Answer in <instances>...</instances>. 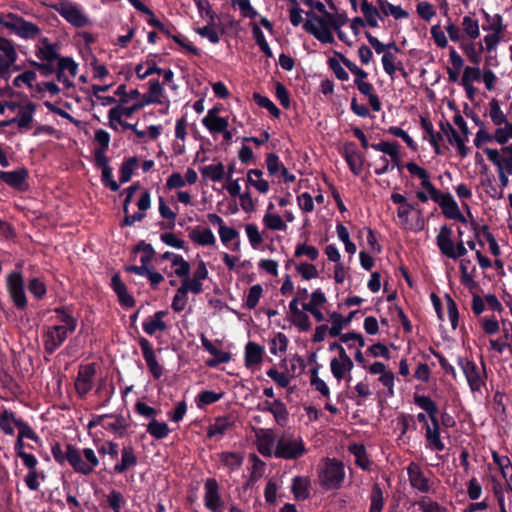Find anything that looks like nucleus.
Listing matches in <instances>:
<instances>
[{"label": "nucleus", "mask_w": 512, "mask_h": 512, "mask_svg": "<svg viewBox=\"0 0 512 512\" xmlns=\"http://www.w3.org/2000/svg\"><path fill=\"white\" fill-rule=\"evenodd\" d=\"M37 104L27 96L19 100H0V126H16L22 132L34 127V115Z\"/></svg>", "instance_id": "1"}, {"label": "nucleus", "mask_w": 512, "mask_h": 512, "mask_svg": "<svg viewBox=\"0 0 512 512\" xmlns=\"http://www.w3.org/2000/svg\"><path fill=\"white\" fill-rule=\"evenodd\" d=\"M57 322L46 326L43 331V344L47 353H54L67 339L68 335L73 333L77 326V321L70 314L61 310L55 311Z\"/></svg>", "instance_id": "2"}, {"label": "nucleus", "mask_w": 512, "mask_h": 512, "mask_svg": "<svg viewBox=\"0 0 512 512\" xmlns=\"http://www.w3.org/2000/svg\"><path fill=\"white\" fill-rule=\"evenodd\" d=\"M209 272L204 261H199L191 279L182 280L177 289L171 307L175 312H181L188 304V293L200 294L203 291V281L208 278Z\"/></svg>", "instance_id": "3"}, {"label": "nucleus", "mask_w": 512, "mask_h": 512, "mask_svg": "<svg viewBox=\"0 0 512 512\" xmlns=\"http://www.w3.org/2000/svg\"><path fill=\"white\" fill-rule=\"evenodd\" d=\"M414 403L427 412L431 425H427L425 429V439L427 442V448L442 452L445 449V444L440 436V425L437 418L438 408L433 400L424 395H414Z\"/></svg>", "instance_id": "4"}, {"label": "nucleus", "mask_w": 512, "mask_h": 512, "mask_svg": "<svg viewBox=\"0 0 512 512\" xmlns=\"http://www.w3.org/2000/svg\"><path fill=\"white\" fill-rule=\"evenodd\" d=\"M486 116L495 127L493 132L494 142L501 147L508 146V143L512 140V121L509 120L508 114L502 109L499 100L492 98L488 102Z\"/></svg>", "instance_id": "5"}, {"label": "nucleus", "mask_w": 512, "mask_h": 512, "mask_svg": "<svg viewBox=\"0 0 512 512\" xmlns=\"http://www.w3.org/2000/svg\"><path fill=\"white\" fill-rule=\"evenodd\" d=\"M345 466L342 462L325 458L317 468L319 485L326 490H337L341 488L345 480Z\"/></svg>", "instance_id": "6"}, {"label": "nucleus", "mask_w": 512, "mask_h": 512, "mask_svg": "<svg viewBox=\"0 0 512 512\" xmlns=\"http://www.w3.org/2000/svg\"><path fill=\"white\" fill-rule=\"evenodd\" d=\"M303 438L294 432L285 431L276 441V458L297 460L307 453Z\"/></svg>", "instance_id": "7"}, {"label": "nucleus", "mask_w": 512, "mask_h": 512, "mask_svg": "<svg viewBox=\"0 0 512 512\" xmlns=\"http://www.w3.org/2000/svg\"><path fill=\"white\" fill-rule=\"evenodd\" d=\"M71 468L80 475H90L100 464V459L92 448H78L70 453Z\"/></svg>", "instance_id": "8"}, {"label": "nucleus", "mask_w": 512, "mask_h": 512, "mask_svg": "<svg viewBox=\"0 0 512 512\" xmlns=\"http://www.w3.org/2000/svg\"><path fill=\"white\" fill-rule=\"evenodd\" d=\"M458 364L471 392L474 394H482V388L485 386L487 378L485 366H478L473 361L462 357L458 359Z\"/></svg>", "instance_id": "9"}, {"label": "nucleus", "mask_w": 512, "mask_h": 512, "mask_svg": "<svg viewBox=\"0 0 512 512\" xmlns=\"http://www.w3.org/2000/svg\"><path fill=\"white\" fill-rule=\"evenodd\" d=\"M53 9L76 28H83L91 23L82 8L74 2L59 0L55 5H53Z\"/></svg>", "instance_id": "10"}, {"label": "nucleus", "mask_w": 512, "mask_h": 512, "mask_svg": "<svg viewBox=\"0 0 512 512\" xmlns=\"http://www.w3.org/2000/svg\"><path fill=\"white\" fill-rule=\"evenodd\" d=\"M5 27L23 39H32L40 34V29L37 25L26 21L14 13L7 14V22H5Z\"/></svg>", "instance_id": "11"}, {"label": "nucleus", "mask_w": 512, "mask_h": 512, "mask_svg": "<svg viewBox=\"0 0 512 512\" xmlns=\"http://www.w3.org/2000/svg\"><path fill=\"white\" fill-rule=\"evenodd\" d=\"M407 474L410 485L421 493H430L434 489V480L431 473L424 472L421 467L411 462L407 467Z\"/></svg>", "instance_id": "12"}, {"label": "nucleus", "mask_w": 512, "mask_h": 512, "mask_svg": "<svg viewBox=\"0 0 512 512\" xmlns=\"http://www.w3.org/2000/svg\"><path fill=\"white\" fill-rule=\"evenodd\" d=\"M483 152L496 169L512 173V145L500 149L486 147Z\"/></svg>", "instance_id": "13"}, {"label": "nucleus", "mask_w": 512, "mask_h": 512, "mask_svg": "<svg viewBox=\"0 0 512 512\" xmlns=\"http://www.w3.org/2000/svg\"><path fill=\"white\" fill-rule=\"evenodd\" d=\"M303 28L306 32L313 35L317 40L322 43L332 44L334 42V36L331 32V27L326 18L321 16H315L312 19L307 20Z\"/></svg>", "instance_id": "14"}, {"label": "nucleus", "mask_w": 512, "mask_h": 512, "mask_svg": "<svg viewBox=\"0 0 512 512\" xmlns=\"http://www.w3.org/2000/svg\"><path fill=\"white\" fill-rule=\"evenodd\" d=\"M6 283L8 293L14 304L20 309L25 308L27 300L22 275L19 272H12L7 276Z\"/></svg>", "instance_id": "15"}, {"label": "nucleus", "mask_w": 512, "mask_h": 512, "mask_svg": "<svg viewBox=\"0 0 512 512\" xmlns=\"http://www.w3.org/2000/svg\"><path fill=\"white\" fill-rule=\"evenodd\" d=\"M96 373L94 364L82 365L79 368L74 382L76 393L79 397H85L94 385V376Z\"/></svg>", "instance_id": "16"}, {"label": "nucleus", "mask_w": 512, "mask_h": 512, "mask_svg": "<svg viewBox=\"0 0 512 512\" xmlns=\"http://www.w3.org/2000/svg\"><path fill=\"white\" fill-rule=\"evenodd\" d=\"M256 446L258 452L264 457H275L276 441L272 430L270 429H257L255 431Z\"/></svg>", "instance_id": "17"}, {"label": "nucleus", "mask_w": 512, "mask_h": 512, "mask_svg": "<svg viewBox=\"0 0 512 512\" xmlns=\"http://www.w3.org/2000/svg\"><path fill=\"white\" fill-rule=\"evenodd\" d=\"M204 503L212 512H223V502L219 495V486L215 479L209 478L205 482Z\"/></svg>", "instance_id": "18"}, {"label": "nucleus", "mask_w": 512, "mask_h": 512, "mask_svg": "<svg viewBox=\"0 0 512 512\" xmlns=\"http://www.w3.org/2000/svg\"><path fill=\"white\" fill-rule=\"evenodd\" d=\"M353 367L354 364L349 355L334 357L330 361L331 373L338 382L342 379H346L348 382L351 381V371Z\"/></svg>", "instance_id": "19"}, {"label": "nucleus", "mask_w": 512, "mask_h": 512, "mask_svg": "<svg viewBox=\"0 0 512 512\" xmlns=\"http://www.w3.org/2000/svg\"><path fill=\"white\" fill-rule=\"evenodd\" d=\"M440 128L443 135L446 136L448 142L456 148L458 154L462 158L466 157L469 152L465 144L467 139L461 137L455 128L447 121L440 122Z\"/></svg>", "instance_id": "20"}, {"label": "nucleus", "mask_w": 512, "mask_h": 512, "mask_svg": "<svg viewBox=\"0 0 512 512\" xmlns=\"http://www.w3.org/2000/svg\"><path fill=\"white\" fill-rule=\"evenodd\" d=\"M436 203L439 204L446 218L466 223V218L461 213L457 202L450 193H443L439 199H436Z\"/></svg>", "instance_id": "21"}, {"label": "nucleus", "mask_w": 512, "mask_h": 512, "mask_svg": "<svg viewBox=\"0 0 512 512\" xmlns=\"http://www.w3.org/2000/svg\"><path fill=\"white\" fill-rule=\"evenodd\" d=\"M220 108L213 107L208 110L207 114L202 119L203 126L211 133V134H219L222 131H225L229 126V122L227 118L219 116Z\"/></svg>", "instance_id": "22"}, {"label": "nucleus", "mask_w": 512, "mask_h": 512, "mask_svg": "<svg viewBox=\"0 0 512 512\" xmlns=\"http://www.w3.org/2000/svg\"><path fill=\"white\" fill-rule=\"evenodd\" d=\"M139 345L145 359V362L155 379H159L163 374L161 365L157 362L155 352L152 344L146 339L141 337L139 339Z\"/></svg>", "instance_id": "23"}, {"label": "nucleus", "mask_w": 512, "mask_h": 512, "mask_svg": "<svg viewBox=\"0 0 512 512\" xmlns=\"http://www.w3.org/2000/svg\"><path fill=\"white\" fill-rule=\"evenodd\" d=\"M264 355L265 349L263 346L255 342H248L244 351L245 366L251 371L257 370L263 361Z\"/></svg>", "instance_id": "24"}, {"label": "nucleus", "mask_w": 512, "mask_h": 512, "mask_svg": "<svg viewBox=\"0 0 512 512\" xmlns=\"http://www.w3.org/2000/svg\"><path fill=\"white\" fill-rule=\"evenodd\" d=\"M236 422V418L233 415H225L215 419L207 431L209 438L221 439L228 431H230Z\"/></svg>", "instance_id": "25"}, {"label": "nucleus", "mask_w": 512, "mask_h": 512, "mask_svg": "<svg viewBox=\"0 0 512 512\" xmlns=\"http://www.w3.org/2000/svg\"><path fill=\"white\" fill-rule=\"evenodd\" d=\"M145 107L141 102L135 103L131 106H125L124 104H119L109 110L108 118L111 126L114 123H118L122 126H125L127 123L122 122L123 117H131L137 110Z\"/></svg>", "instance_id": "26"}, {"label": "nucleus", "mask_w": 512, "mask_h": 512, "mask_svg": "<svg viewBox=\"0 0 512 512\" xmlns=\"http://www.w3.org/2000/svg\"><path fill=\"white\" fill-rule=\"evenodd\" d=\"M453 231L447 226L443 225L440 227L439 232L436 236V244L440 250V252L449 258V256H454V242L452 240Z\"/></svg>", "instance_id": "27"}, {"label": "nucleus", "mask_w": 512, "mask_h": 512, "mask_svg": "<svg viewBox=\"0 0 512 512\" xmlns=\"http://www.w3.org/2000/svg\"><path fill=\"white\" fill-rule=\"evenodd\" d=\"M148 88V93L143 96L142 100L144 106L168 102L167 97L164 95V87L158 80H150Z\"/></svg>", "instance_id": "28"}, {"label": "nucleus", "mask_w": 512, "mask_h": 512, "mask_svg": "<svg viewBox=\"0 0 512 512\" xmlns=\"http://www.w3.org/2000/svg\"><path fill=\"white\" fill-rule=\"evenodd\" d=\"M190 240L199 246L212 247L216 245V237L210 228L194 227L189 232Z\"/></svg>", "instance_id": "29"}, {"label": "nucleus", "mask_w": 512, "mask_h": 512, "mask_svg": "<svg viewBox=\"0 0 512 512\" xmlns=\"http://www.w3.org/2000/svg\"><path fill=\"white\" fill-rule=\"evenodd\" d=\"M100 421H104L103 427L105 430H107L115 435H119V436L124 435L126 428H127V423L123 417H121V416L114 417V416H108V415L99 416L97 422H91L89 424V426L91 427L95 423H100Z\"/></svg>", "instance_id": "30"}, {"label": "nucleus", "mask_w": 512, "mask_h": 512, "mask_svg": "<svg viewBox=\"0 0 512 512\" xmlns=\"http://www.w3.org/2000/svg\"><path fill=\"white\" fill-rule=\"evenodd\" d=\"M206 14L209 16V23L203 27L196 28L195 31L201 37L208 39L211 43L217 44L220 41L221 33L215 23L216 14L209 9L206 10Z\"/></svg>", "instance_id": "31"}, {"label": "nucleus", "mask_w": 512, "mask_h": 512, "mask_svg": "<svg viewBox=\"0 0 512 512\" xmlns=\"http://www.w3.org/2000/svg\"><path fill=\"white\" fill-rule=\"evenodd\" d=\"M166 315V311H157L152 316L147 317L142 324L144 332L152 336L158 331H165L167 324L164 322L163 318Z\"/></svg>", "instance_id": "32"}, {"label": "nucleus", "mask_w": 512, "mask_h": 512, "mask_svg": "<svg viewBox=\"0 0 512 512\" xmlns=\"http://www.w3.org/2000/svg\"><path fill=\"white\" fill-rule=\"evenodd\" d=\"M137 464V457L132 447H123L121 450V460L114 466L116 473L122 474L133 468Z\"/></svg>", "instance_id": "33"}, {"label": "nucleus", "mask_w": 512, "mask_h": 512, "mask_svg": "<svg viewBox=\"0 0 512 512\" xmlns=\"http://www.w3.org/2000/svg\"><path fill=\"white\" fill-rule=\"evenodd\" d=\"M247 182L261 194H267L269 192V182L263 178V172L260 169L248 170Z\"/></svg>", "instance_id": "34"}, {"label": "nucleus", "mask_w": 512, "mask_h": 512, "mask_svg": "<svg viewBox=\"0 0 512 512\" xmlns=\"http://www.w3.org/2000/svg\"><path fill=\"white\" fill-rule=\"evenodd\" d=\"M459 268L461 272V283L467 288H474L476 286V267L472 265L471 260L462 259Z\"/></svg>", "instance_id": "35"}, {"label": "nucleus", "mask_w": 512, "mask_h": 512, "mask_svg": "<svg viewBox=\"0 0 512 512\" xmlns=\"http://www.w3.org/2000/svg\"><path fill=\"white\" fill-rule=\"evenodd\" d=\"M27 178L25 169L15 171H0V179L14 188H22Z\"/></svg>", "instance_id": "36"}, {"label": "nucleus", "mask_w": 512, "mask_h": 512, "mask_svg": "<svg viewBox=\"0 0 512 512\" xmlns=\"http://www.w3.org/2000/svg\"><path fill=\"white\" fill-rule=\"evenodd\" d=\"M371 147L379 152L389 156L394 163L398 165L400 162L399 145L396 142L381 141L379 143L372 144Z\"/></svg>", "instance_id": "37"}, {"label": "nucleus", "mask_w": 512, "mask_h": 512, "mask_svg": "<svg viewBox=\"0 0 512 512\" xmlns=\"http://www.w3.org/2000/svg\"><path fill=\"white\" fill-rule=\"evenodd\" d=\"M381 62L383 69L391 78L394 77L396 71L403 70L402 62L397 58L396 53L389 51L382 55Z\"/></svg>", "instance_id": "38"}, {"label": "nucleus", "mask_w": 512, "mask_h": 512, "mask_svg": "<svg viewBox=\"0 0 512 512\" xmlns=\"http://www.w3.org/2000/svg\"><path fill=\"white\" fill-rule=\"evenodd\" d=\"M485 23L482 28L486 32L492 33H504L506 26L503 23V17L500 14H489L487 12H483Z\"/></svg>", "instance_id": "39"}, {"label": "nucleus", "mask_w": 512, "mask_h": 512, "mask_svg": "<svg viewBox=\"0 0 512 512\" xmlns=\"http://www.w3.org/2000/svg\"><path fill=\"white\" fill-rule=\"evenodd\" d=\"M379 10L385 16H393L396 20L408 18L409 13L399 5H393L388 0H377Z\"/></svg>", "instance_id": "40"}, {"label": "nucleus", "mask_w": 512, "mask_h": 512, "mask_svg": "<svg viewBox=\"0 0 512 512\" xmlns=\"http://www.w3.org/2000/svg\"><path fill=\"white\" fill-rule=\"evenodd\" d=\"M37 74L33 70H26L22 72L21 74L17 75L13 79V87L18 89L27 88L30 91L33 90L34 86L37 84Z\"/></svg>", "instance_id": "41"}, {"label": "nucleus", "mask_w": 512, "mask_h": 512, "mask_svg": "<svg viewBox=\"0 0 512 512\" xmlns=\"http://www.w3.org/2000/svg\"><path fill=\"white\" fill-rule=\"evenodd\" d=\"M288 343L287 336L282 332H277L269 340V351L272 355L280 356L286 352Z\"/></svg>", "instance_id": "42"}, {"label": "nucleus", "mask_w": 512, "mask_h": 512, "mask_svg": "<svg viewBox=\"0 0 512 512\" xmlns=\"http://www.w3.org/2000/svg\"><path fill=\"white\" fill-rule=\"evenodd\" d=\"M310 480L307 477L297 476L292 482V492L297 500H305L309 496Z\"/></svg>", "instance_id": "43"}, {"label": "nucleus", "mask_w": 512, "mask_h": 512, "mask_svg": "<svg viewBox=\"0 0 512 512\" xmlns=\"http://www.w3.org/2000/svg\"><path fill=\"white\" fill-rule=\"evenodd\" d=\"M262 223L266 229L271 231H285L287 229L284 218L277 213H264Z\"/></svg>", "instance_id": "44"}, {"label": "nucleus", "mask_w": 512, "mask_h": 512, "mask_svg": "<svg viewBox=\"0 0 512 512\" xmlns=\"http://www.w3.org/2000/svg\"><path fill=\"white\" fill-rule=\"evenodd\" d=\"M112 287L122 305L126 307H131L134 305L132 296L127 292L125 284L119 279L118 276H114L112 278Z\"/></svg>", "instance_id": "45"}, {"label": "nucleus", "mask_w": 512, "mask_h": 512, "mask_svg": "<svg viewBox=\"0 0 512 512\" xmlns=\"http://www.w3.org/2000/svg\"><path fill=\"white\" fill-rule=\"evenodd\" d=\"M357 89L366 97H368L369 104L373 111L378 112L381 109V102L378 96L374 93V87L371 83L363 81L356 84Z\"/></svg>", "instance_id": "46"}, {"label": "nucleus", "mask_w": 512, "mask_h": 512, "mask_svg": "<svg viewBox=\"0 0 512 512\" xmlns=\"http://www.w3.org/2000/svg\"><path fill=\"white\" fill-rule=\"evenodd\" d=\"M201 174L213 182H220L225 177V167L222 163L206 165L201 168Z\"/></svg>", "instance_id": "47"}, {"label": "nucleus", "mask_w": 512, "mask_h": 512, "mask_svg": "<svg viewBox=\"0 0 512 512\" xmlns=\"http://www.w3.org/2000/svg\"><path fill=\"white\" fill-rule=\"evenodd\" d=\"M335 55H337L341 59L343 65L345 67H347V69L355 76V78H354L355 85L359 84L363 81H366L365 79L368 76V73L366 71H364L362 68H360L354 62L350 61L343 54L335 52Z\"/></svg>", "instance_id": "48"}, {"label": "nucleus", "mask_w": 512, "mask_h": 512, "mask_svg": "<svg viewBox=\"0 0 512 512\" xmlns=\"http://www.w3.org/2000/svg\"><path fill=\"white\" fill-rule=\"evenodd\" d=\"M494 462L499 467L502 476L505 478L507 484L512 487V463L506 456H500L496 452L492 454Z\"/></svg>", "instance_id": "49"}, {"label": "nucleus", "mask_w": 512, "mask_h": 512, "mask_svg": "<svg viewBox=\"0 0 512 512\" xmlns=\"http://www.w3.org/2000/svg\"><path fill=\"white\" fill-rule=\"evenodd\" d=\"M72 450H75V446L72 444H66L64 448H62L59 444L52 446L51 452L54 460L63 465L64 463H68L71 466L70 453Z\"/></svg>", "instance_id": "50"}, {"label": "nucleus", "mask_w": 512, "mask_h": 512, "mask_svg": "<svg viewBox=\"0 0 512 512\" xmlns=\"http://www.w3.org/2000/svg\"><path fill=\"white\" fill-rule=\"evenodd\" d=\"M361 11L370 27H378V19L380 18V13L379 10L372 5V3L368 2V0L362 1Z\"/></svg>", "instance_id": "51"}, {"label": "nucleus", "mask_w": 512, "mask_h": 512, "mask_svg": "<svg viewBox=\"0 0 512 512\" xmlns=\"http://www.w3.org/2000/svg\"><path fill=\"white\" fill-rule=\"evenodd\" d=\"M460 48L465 53V55L467 56L468 60L471 63L475 65H478L480 63L482 46H480V48H477L475 43H473L472 41L462 40L460 43Z\"/></svg>", "instance_id": "52"}, {"label": "nucleus", "mask_w": 512, "mask_h": 512, "mask_svg": "<svg viewBox=\"0 0 512 512\" xmlns=\"http://www.w3.org/2000/svg\"><path fill=\"white\" fill-rule=\"evenodd\" d=\"M136 75L139 79H145L154 73L161 74L162 69L159 68L154 60H147L143 63H139L135 68Z\"/></svg>", "instance_id": "53"}, {"label": "nucleus", "mask_w": 512, "mask_h": 512, "mask_svg": "<svg viewBox=\"0 0 512 512\" xmlns=\"http://www.w3.org/2000/svg\"><path fill=\"white\" fill-rule=\"evenodd\" d=\"M384 506L383 491L378 483L373 485L370 494V508L369 512H382Z\"/></svg>", "instance_id": "54"}, {"label": "nucleus", "mask_w": 512, "mask_h": 512, "mask_svg": "<svg viewBox=\"0 0 512 512\" xmlns=\"http://www.w3.org/2000/svg\"><path fill=\"white\" fill-rule=\"evenodd\" d=\"M17 420L13 414V412L4 410L0 412V429L8 435H12L14 433V426L17 427Z\"/></svg>", "instance_id": "55"}, {"label": "nucleus", "mask_w": 512, "mask_h": 512, "mask_svg": "<svg viewBox=\"0 0 512 512\" xmlns=\"http://www.w3.org/2000/svg\"><path fill=\"white\" fill-rule=\"evenodd\" d=\"M270 413L273 415L278 425L285 426L287 424L288 411L281 400L276 399L273 401V407L270 409Z\"/></svg>", "instance_id": "56"}, {"label": "nucleus", "mask_w": 512, "mask_h": 512, "mask_svg": "<svg viewBox=\"0 0 512 512\" xmlns=\"http://www.w3.org/2000/svg\"><path fill=\"white\" fill-rule=\"evenodd\" d=\"M345 159L355 175H359L363 169V160L361 155L355 149L346 150Z\"/></svg>", "instance_id": "57"}, {"label": "nucleus", "mask_w": 512, "mask_h": 512, "mask_svg": "<svg viewBox=\"0 0 512 512\" xmlns=\"http://www.w3.org/2000/svg\"><path fill=\"white\" fill-rule=\"evenodd\" d=\"M326 301L327 299L325 294L320 289H317L311 293L309 301L302 304V308L306 312L314 309H321Z\"/></svg>", "instance_id": "58"}, {"label": "nucleus", "mask_w": 512, "mask_h": 512, "mask_svg": "<svg viewBox=\"0 0 512 512\" xmlns=\"http://www.w3.org/2000/svg\"><path fill=\"white\" fill-rule=\"evenodd\" d=\"M263 295V288L260 284H255L250 287L245 299H244V307L247 309H254L260 298Z\"/></svg>", "instance_id": "59"}, {"label": "nucleus", "mask_w": 512, "mask_h": 512, "mask_svg": "<svg viewBox=\"0 0 512 512\" xmlns=\"http://www.w3.org/2000/svg\"><path fill=\"white\" fill-rule=\"evenodd\" d=\"M147 432L155 439H163L169 434L170 429L165 422L153 419L147 426Z\"/></svg>", "instance_id": "60"}, {"label": "nucleus", "mask_w": 512, "mask_h": 512, "mask_svg": "<svg viewBox=\"0 0 512 512\" xmlns=\"http://www.w3.org/2000/svg\"><path fill=\"white\" fill-rule=\"evenodd\" d=\"M289 321L301 331H308L311 328L309 316L303 309L293 314H290Z\"/></svg>", "instance_id": "61"}, {"label": "nucleus", "mask_w": 512, "mask_h": 512, "mask_svg": "<svg viewBox=\"0 0 512 512\" xmlns=\"http://www.w3.org/2000/svg\"><path fill=\"white\" fill-rule=\"evenodd\" d=\"M479 325L482 331L487 335H495L500 331L499 321L494 315L481 317L479 319Z\"/></svg>", "instance_id": "62"}, {"label": "nucleus", "mask_w": 512, "mask_h": 512, "mask_svg": "<svg viewBox=\"0 0 512 512\" xmlns=\"http://www.w3.org/2000/svg\"><path fill=\"white\" fill-rule=\"evenodd\" d=\"M294 256L296 258L305 256L309 260L315 261L319 257V250L315 246L306 243H298L294 251Z\"/></svg>", "instance_id": "63"}, {"label": "nucleus", "mask_w": 512, "mask_h": 512, "mask_svg": "<svg viewBox=\"0 0 512 512\" xmlns=\"http://www.w3.org/2000/svg\"><path fill=\"white\" fill-rule=\"evenodd\" d=\"M462 28L464 33L471 39L475 40L480 35L479 23L470 16H464L462 19Z\"/></svg>", "instance_id": "64"}]
</instances>
